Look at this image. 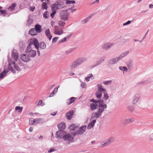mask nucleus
Returning <instances> with one entry per match:
<instances>
[{
    "label": "nucleus",
    "mask_w": 153,
    "mask_h": 153,
    "mask_svg": "<svg viewBox=\"0 0 153 153\" xmlns=\"http://www.w3.org/2000/svg\"><path fill=\"white\" fill-rule=\"evenodd\" d=\"M87 60V58L85 57L78 58L73 62L71 66V68L72 69H74L86 62Z\"/></svg>",
    "instance_id": "nucleus-1"
},
{
    "label": "nucleus",
    "mask_w": 153,
    "mask_h": 153,
    "mask_svg": "<svg viewBox=\"0 0 153 153\" xmlns=\"http://www.w3.org/2000/svg\"><path fill=\"white\" fill-rule=\"evenodd\" d=\"M71 8H70L65 10L61 11L59 13V16L60 19L63 21H67L68 19V16L69 13L68 12L69 10H71Z\"/></svg>",
    "instance_id": "nucleus-2"
},
{
    "label": "nucleus",
    "mask_w": 153,
    "mask_h": 153,
    "mask_svg": "<svg viewBox=\"0 0 153 153\" xmlns=\"http://www.w3.org/2000/svg\"><path fill=\"white\" fill-rule=\"evenodd\" d=\"M53 9L57 10L63 8L65 6L64 1L62 0L56 2L54 4L51 5Z\"/></svg>",
    "instance_id": "nucleus-3"
},
{
    "label": "nucleus",
    "mask_w": 153,
    "mask_h": 153,
    "mask_svg": "<svg viewBox=\"0 0 153 153\" xmlns=\"http://www.w3.org/2000/svg\"><path fill=\"white\" fill-rule=\"evenodd\" d=\"M25 53H28L30 57L32 58L35 57L36 54V52L35 50H33L32 48L31 47L28 46L27 47Z\"/></svg>",
    "instance_id": "nucleus-4"
},
{
    "label": "nucleus",
    "mask_w": 153,
    "mask_h": 153,
    "mask_svg": "<svg viewBox=\"0 0 153 153\" xmlns=\"http://www.w3.org/2000/svg\"><path fill=\"white\" fill-rule=\"evenodd\" d=\"M62 139L67 141L66 143L68 144L74 142V137L70 134H65L63 136Z\"/></svg>",
    "instance_id": "nucleus-5"
},
{
    "label": "nucleus",
    "mask_w": 153,
    "mask_h": 153,
    "mask_svg": "<svg viewBox=\"0 0 153 153\" xmlns=\"http://www.w3.org/2000/svg\"><path fill=\"white\" fill-rule=\"evenodd\" d=\"M34 45L37 49H39V44L37 39H31L27 46L31 47L32 45Z\"/></svg>",
    "instance_id": "nucleus-6"
},
{
    "label": "nucleus",
    "mask_w": 153,
    "mask_h": 153,
    "mask_svg": "<svg viewBox=\"0 0 153 153\" xmlns=\"http://www.w3.org/2000/svg\"><path fill=\"white\" fill-rule=\"evenodd\" d=\"M86 126H83L80 127L79 130L75 131L73 133L74 136L82 134L85 131Z\"/></svg>",
    "instance_id": "nucleus-7"
},
{
    "label": "nucleus",
    "mask_w": 153,
    "mask_h": 153,
    "mask_svg": "<svg viewBox=\"0 0 153 153\" xmlns=\"http://www.w3.org/2000/svg\"><path fill=\"white\" fill-rule=\"evenodd\" d=\"M98 90L96 91V97L98 99H100L102 94V92L105 91V89L102 88V86L100 84L98 85Z\"/></svg>",
    "instance_id": "nucleus-8"
},
{
    "label": "nucleus",
    "mask_w": 153,
    "mask_h": 153,
    "mask_svg": "<svg viewBox=\"0 0 153 153\" xmlns=\"http://www.w3.org/2000/svg\"><path fill=\"white\" fill-rule=\"evenodd\" d=\"M134 122V119L133 118H127L123 120L122 121V124L124 125H126V124H129L131 123H132Z\"/></svg>",
    "instance_id": "nucleus-9"
},
{
    "label": "nucleus",
    "mask_w": 153,
    "mask_h": 153,
    "mask_svg": "<svg viewBox=\"0 0 153 153\" xmlns=\"http://www.w3.org/2000/svg\"><path fill=\"white\" fill-rule=\"evenodd\" d=\"M20 58L23 61L25 62H27L30 61V56L28 54H22L21 55Z\"/></svg>",
    "instance_id": "nucleus-10"
},
{
    "label": "nucleus",
    "mask_w": 153,
    "mask_h": 153,
    "mask_svg": "<svg viewBox=\"0 0 153 153\" xmlns=\"http://www.w3.org/2000/svg\"><path fill=\"white\" fill-rule=\"evenodd\" d=\"M12 57L13 58L15 61H17L19 58L18 53L17 51L13 49L12 52Z\"/></svg>",
    "instance_id": "nucleus-11"
},
{
    "label": "nucleus",
    "mask_w": 153,
    "mask_h": 153,
    "mask_svg": "<svg viewBox=\"0 0 153 153\" xmlns=\"http://www.w3.org/2000/svg\"><path fill=\"white\" fill-rule=\"evenodd\" d=\"M65 134V131L63 130H59L56 132V138L61 139L62 138Z\"/></svg>",
    "instance_id": "nucleus-12"
},
{
    "label": "nucleus",
    "mask_w": 153,
    "mask_h": 153,
    "mask_svg": "<svg viewBox=\"0 0 153 153\" xmlns=\"http://www.w3.org/2000/svg\"><path fill=\"white\" fill-rule=\"evenodd\" d=\"M10 62L11 64L14 65V67L16 70L19 71H21L22 66L20 63H19L18 64H16L15 62L13 61L12 62Z\"/></svg>",
    "instance_id": "nucleus-13"
},
{
    "label": "nucleus",
    "mask_w": 153,
    "mask_h": 153,
    "mask_svg": "<svg viewBox=\"0 0 153 153\" xmlns=\"http://www.w3.org/2000/svg\"><path fill=\"white\" fill-rule=\"evenodd\" d=\"M115 140V137L111 136L106 141V146L114 142Z\"/></svg>",
    "instance_id": "nucleus-14"
},
{
    "label": "nucleus",
    "mask_w": 153,
    "mask_h": 153,
    "mask_svg": "<svg viewBox=\"0 0 153 153\" xmlns=\"http://www.w3.org/2000/svg\"><path fill=\"white\" fill-rule=\"evenodd\" d=\"M105 57L104 56L102 57H100L99 60L97 62L94 67L100 65L102 64L105 60Z\"/></svg>",
    "instance_id": "nucleus-15"
},
{
    "label": "nucleus",
    "mask_w": 153,
    "mask_h": 153,
    "mask_svg": "<svg viewBox=\"0 0 153 153\" xmlns=\"http://www.w3.org/2000/svg\"><path fill=\"white\" fill-rule=\"evenodd\" d=\"M119 60H117V57L110 59L108 62V64L109 65H113L116 64Z\"/></svg>",
    "instance_id": "nucleus-16"
},
{
    "label": "nucleus",
    "mask_w": 153,
    "mask_h": 153,
    "mask_svg": "<svg viewBox=\"0 0 153 153\" xmlns=\"http://www.w3.org/2000/svg\"><path fill=\"white\" fill-rule=\"evenodd\" d=\"M58 128L59 130H63L65 129L66 126L65 123L64 122H61L57 125Z\"/></svg>",
    "instance_id": "nucleus-17"
},
{
    "label": "nucleus",
    "mask_w": 153,
    "mask_h": 153,
    "mask_svg": "<svg viewBox=\"0 0 153 153\" xmlns=\"http://www.w3.org/2000/svg\"><path fill=\"white\" fill-rule=\"evenodd\" d=\"M74 112V111L71 110L66 113V117L68 120H70L71 119L73 115Z\"/></svg>",
    "instance_id": "nucleus-18"
},
{
    "label": "nucleus",
    "mask_w": 153,
    "mask_h": 153,
    "mask_svg": "<svg viewBox=\"0 0 153 153\" xmlns=\"http://www.w3.org/2000/svg\"><path fill=\"white\" fill-rule=\"evenodd\" d=\"M17 4L15 3H13L10 4V6L8 8V10L10 11H12L14 10Z\"/></svg>",
    "instance_id": "nucleus-19"
},
{
    "label": "nucleus",
    "mask_w": 153,
    "mask_h": 153,
    "mask_svg": "<svg viewBox=\"0 0 153 153\" xmlns=\"http://www.w3.org/2000/svg\"><path fill=\"white\" fill-rule=\"evenodd\" d=\"M140 96L139 94H136L134 98L133 103L134 104L136 103L139 100Z\"/></svg>",
    "instance_id": "nucleus-20"
},
{
    "label": "nucleus",
    "mask_w": 153,
    "mask_h": 153,
    "mask_svg": "<svg viewBox=\"0 0 153 153\" xmlns=\"http://www.w3.org/2000/svg\"><path fill=\"white\" fill-rule=\"evenodd\" d=\"M76 99V98L73 97H71L67 101V104L68 105L71 104Z\"/></svg>",
    "instance_id": "nucleus-21"
},
{
    "label": "nucleus",
    "mask_w": 153,
    "mask_h": 153,
    "mask_svg": "<svg viewBox=\"0 0 153 153\" xmlns=\"http://www.w3.org/2000/svg\"><path fill=\"white\" fill-rule=\"evenodd\" d=\"M35 30L38 33H40L42 31L41 26L39 25H36L35 26Z\"/></svg>",
    "instance_id": "nucleus-22"
},
{
    "label": "nucleus",
    "mask_w": 153,
    "mask_h": 153,
    "mask_svg": "<svg viewBox=\"0 0 153 153\" xmlns=\"http://www.w3.org/2000/svg\"><path fill=\"white\" fill-rule=\"evenodd\" d=\"M39 48L42 49H44L46 48V44L44 42H41L39 43Z\"/></svg>",
    "instance_id": "nucleus-23"
},
{
    "label": "nucleus",
    "mask_w": 153,
    "mask_h": 153,
    "mask_svg": "<svg viewBox=\"0 0 153 153\" xmlns=\"http://www.w3.org/2000/svg\"><path fill=\"white\" fill-rule=\"evenodd\" d=\"M92 16H90L87 17L86 19L81 21V22L82 24H85L91 18Z\"/></svg>",
    "instance_id": "nucleus-24"
},
{
    "label": "nucleus",
    "mask_w": 153,
    "mask_h": 153,
    "mask_svg": "<svg viewBox=\"0 0 153 153\" xmlns=\"http://www.w3.org/2000/svg\"><path fill=\"white\" fill-rule=\"evenodd\" d=\"M8 72V71L4 70L1 74H0V79H2L6 75V74Z\"/></svg>",
    "instance_id": "nucleus-25"
},
{
    "label": "nucleus",
    "mask_w": 153,
    "mask_h": 153,
    "mask_svg": "<svg viewBox=\"0 0 153 153\" xmlns=\"http://www.w3.org/2000/svg\"><path fill=\"white\" fill-rule=\"evenodd\" d=\"M59 87V86H58V88H55L52 92L50 94L49 97H53L55 93H56L58 91V88Z\"/></svg>",
    "instance_id": "nucleus-26"
},
{
    "label": "nucleus",
    "mask_w": 153,
    "mask_h": 153,
    "mask_svg": "<svg viewBox=\"0 0 153 153\" xmlns=\"http://www.w3.org/2000/svg\"><path fill=\"white\" fill-rule=\"evenodd\" d=\"M76 48H74L69 49L66 51V53L67 55L70 54V53L73 52L75 49Z\"/></svg>",
    "instance_id": "nucleus-27"
},
{
    "label": "nucleus",
    "mask_w": 153,
    "mask_h": 153,
    "mask_svg": "<svg viewBox=\"0 0 153 153\" xmlns=\"http://www.w3.org/2000/svg\"><path fill=\"white\" fill-rule=\"evenodd\" d=\"M35 30L33 28L31 29L29 31V34L32 36H35L37 34L35 33Z\"/></svg>",
    "instance_id": "nucleus-28"
},
{
    "label": "nucleus",
    "mask_w": 153,
    "mask_h": 153,
    "mask_svg": "<svg viewBox=\"0 0 153 153\" xmlns=\"http://www.w3.org/2000/svg\"><path fill=\"white\" fill-rule=\"evenodd\" d=\"M98 107V105L96 104L92 103L90 105V108L92 110H93L97 108Z\"/></svg>",
    "instance_id": "nucleus-29"
},
{
    "label": "nucleus",
    "mask_w": 153,
    "mask_h": 153,
    "mask_svg": "<svg viewBox=\"0 0 153 153\" xmlns=\"http://www.w3.org/2000/svg\"><path fill=\"white\" fill-rule=\"evenodd\" d=\"M51 8L52 10V13H51V16L52 18H53L56 13V11L57 10L56 9H53L52 6H51Z\"/></svg>",
    "instance_id": "nucleus-30"
},
{
    "label": "nucleus",
    "mask_w": 153,
    "mask_h": 153,
    "mask_svg": "<svg viewBox=\"0 0 153 153\" xmlns=\"http://www.w3.org/2000/svg\"><path fill=\"white\" fill-rule=\"evenodd\" d=\"M77 128V127L74 124H73L69 126V129L70 130L74 131Z\"/></svg>",
    "instance_id": "nucleus-31"
},
{
    "label": "nucleus",
    "mask_w": 153,
    "mask_h": 153,
    "mask_svg": "<svg viewBox=\"0 0 153 153\" xmlns=\"http://www.w3.org/2000/svg\"><path fill=\"white\" fill-rule=\"evenodd\" d=\"M99 109L98 112L100 114L104 110V107L103 105L101 104H99Z\"/></svg>",
    "instance_id": "nucleus-32"
},
{
    "label": "nucleus",
    "mask_w": 153,
    "mask_h": 153,
    "mask_svg": "<svg viewBox=\"0 0 153 153\" xmlns=\"http://www.w3.org/2000/svg\"><path fill=\"white\" fill-rule=\"evenodd\" d=\"M33 22L32 19L30 18V17L29 16L27 20V25L28 26H30L32 24Z\"/></svg>",
    "instance_id": "nucleus-33"
},
{
    "label": "nucleus",
    "mask_w": 153,
    "mask_h": 153,
    "mask_svg": "<svg viewBox=\"0 0 153 153\" xmlns=\"http://www.w3.org/2000/svg\"><path fill=\"white\" fill-rule=\"evenodd\" d=\"M127 67L130 68L131 67L132 65V61L131 60H129L126 62Z\"/></svg>",
    "instance_id": "nucleus-34"
},
{
    "label": "nucleus",
    "mask_w": 153,
    "mask_h": 153,
    "mask_svg": "<svg viewBox=\"0 0 153 153\" xmlns=\"http://www.w3.org/2000/svg\"><path fill=\"white\" fill-rule=\"evenodd\" d=\"M114 43H112L110 42H108L106 43V50L112 47Z\"/></svg>",
    "instance_id": "nucleus-35"
},
{
    "label": "nucleus",
    "mask_w": 153,
    "mask_h": 153,
    "mask_svg": "<svg viewBox=\"0 0 153 153\" xmlns=\"http://www.w3.org/2000/svg\"><path fill=\"white\" fill-rule=\"evenodd\" d=\"M43 119L42 118H39V119H35L34 120V123H42Z\"/></svg>",
    "instance_id": "nucleus-36"
},
{
    "label": "nucleus",
    "mask_w": 153,
    "mask_h": 153,
    "mask_svg": "<svg viewBox=\"0 0 153 153\" xmlns=\"http://www.w3.org/2000/svg\"><path fill=\"white\" fill-rule=\"evenodd\" d=\"M8 69L9 71H11L14 74L15 73L16 71L15 70L12 68L10 63H9V65L8 67Z\"/></svg>",
    "instance_id": "nucleus-37"
},
{
    "label": "nucleus",
    "mask_w": 153,
    "mask_h": 153,
    "mask_svg": "<svg viewBox=\"0 0 153 153\" xmlns=\"http://www.w3.org/2000/svg\"><path fill=\"white\" fill-rule=\"evenodd\" d=\"M105 44H103L101 46V47L100 49V52L102 53V52H103V53H105Z\"/></svg>",
    "instance_id": "nucleus-38"
},
{
    "label": "nucleus",
    "mask_w": 153,
    "mask_h": 153,
    "mask_svg": "<svg viewBox=\"0 0 153 153\" xmlns=\"http://www.w3.org/2000/svg\"><path fill=\"white\" fill-rule=\"evenodd\" d=\"M63 33V31L62 30L60 29L56 31H54V33L55 34L60 35Z\"/></svg>",
    "instance_id": "nucleus-39"
},
{
    "label": "nucleus",
    "mask_w": 153,
    "mask_h": 153,
    "mask_svg": "<svg viewBox=\"0 0 153 153\" xmlns=\"http://www.w3.org/2000/svg\"><path fill=\"white\" fill-rule=\"evenodd\" d=\"M23 109V108L22 107H19V106H17L15 108V110L16 111H18L19 113H21Z\"/></svg>",
    "instance_id": "nucleus-40"
},
{
    "label": "nucleus",
    "mask_w": 153,
    "mask_h": 153,
    "mask_svg": "<svg viewBox=\"0 0 153 153\" xmlns=\"http://www.w3.org/2000/svg\"><path fill=\"white\" fill-rule=\"evenodd\" d=\"M119 68L120 70L123 71H126V72H127L128 71L127 68L125 66H120L119 67Z\"/></svg>",
    "instance_id": "nucleus-41"
},
{
    "label": "nucleus",
    "mask_w": 153,
    "mask_h": 153,
    "mask_svg": "<svg viewBox=\"0 0 153 153\" xmlns=\"http://www.w3.org/2000/svg\"><path fill=\"white\" fill-rule=\"evenodd\" d=\"M128 109L130 112H132L134 109L133 106L130 105L128 107Z\"/></svg>",
    "instance_id": "nucleus-42"
},
{
    "label": "nucleus",
    "mask_w": 153,
    "mask_h": 153,
    "mask_svg": "<svg viewBox=\"0 0 153 153\" xmlns=\"http://www.w3.org/2000/svg\"><path fill=\"white\" fill-rule=\"evenodd\" d=\"M58 24L59 25L62 27H64L65 25V23L64 22L61 20L59 22Z\"/></svg>",
    "instance_id": "nucleus-43"
},
{
    "label": "nucleus",
    "mask_w": 153,
    "mask_h": 153,
    "mask_svg": "<svg viewBox=\"0 0 153 153\" xmlns=\"http://www.w3.org/2000/svg\"><path fill=\"white\" fill-rule=\"evenodd\" d=\"M66 4H74L75 3V1L74 0H66L65 1Z\"/></svg>",
    "instance_id": "nucleus-44"
},
{
    "label": "nucleus",
    "mask_w": 153,
    "mask_h": 153,
    "mask_svg": "<svg viewBox=\"0 0 153 153\" xmlns=\"http://www.w3.org/2000/svg\"><path fill=\"white\" fill-rule=\"evenodd\" d=\"M42 8L45 10L47 9V4L46 2H43L42 4Z\"/></svg>",
    "instance_id": "nucleus-45"
},
{
    "label": "nucleus",
    "mask_w": 153,
    "mask_h": 153,
    "mask_svg": "<svg viewBox=\"0 0 153 153\" xmlns=\"http://www.w3.org/2000/svg\"><path fill=\"white\" fill-rule=\"evenodd\" d=\"M48 15L49 14L48 13V12L47 11H45L43 14V17L46 19L48 18Z\"/></svg>",
    "instance_id": "nucleus-46"
},
{
    "label": "nucleus",
    "mask_w": 153,
    "mask_h": 153,
    "mask_svg": "<svg viewBox=\"0 0 153 153\" xmlns=\"http://www.w3.org/2000/svg\"><path fill=\"white\" fill-rule=\"evenodd\" d=\"M101 115V114L99 113L98 112L97 113H95L94 114V117H95L97 118L100 117Z\"/></svg>",
    "instance_id": "nucleus-47"
},
{
    "label": "nucleus",
    "mask_w": 153,
    "mask_h": 153,
    "mask_svg": "<svg viewBox=\"0 0 153 153\" xmlns=\"http://www.w3.org/2000/svg\"><path fill=\"white\" fill-rule=\"evenodd\" d=\"M94 126V124L91 122L88 124L87 128L88 129H90L91 128H93Z\"/></svg>",
    "instance_id": "nucleus-48"
},
{
    "label": "nucleus",
    "mask_w": 153,
    "mask_h": 153,
    "mask_svg": "<svg viewBox=\"0 0 153 153\" xmlns=\"http://www.w3.org/2000/svg\"><path fill=\"white\" fill-rule=\"evenodd\" d=\"M19 46L21 48L23 49L24 47H25V45H24L23 42H20L19 43Z\"/></svg>",
    "instance_id": "nucleus-49"
},
{
    "label": "nucleus",
    "mask_w": 153,
    "mask_h": 153,
    "mask_svg": "<svg viewBox=\"0 0 153 153\" xmlns=\"http://www.w3.org/2000/svg\"><path fill=\"white\" fill-rule=\"evenodd\" d=\"M148 80H145L144 81H141L138 83L139 85H140L143 84H145L148 82Z\"/></svg>",
    "instance_id": "nucleus-50"
},
{
    "label": "nucleus",
    "mask_w": 153,
    "mask_h": 153,
    "mask_svg": "<svg viewBox=\"0 0 153 153\" xmlns=\"http://www.w3.org/2000/svg\"><path fill=\"white\" fill-rule=\"evenodd\" d=\"M69 37H65L63 39H62L59 41V43H62L66 41L67 39H68Z\"/></svg>",
    "instance_id": "nucleus-51"
},
{
    "label": "nucleus",
    "mask_w": 153,
    "mask_h": 153,
    "mask_svg": "<svg viewBox=\"0 0 153 153\" xmlns=\"http://www.w3.org/2000/svg\"><path fill=\"white\" fill-rule=\"evenodd\" d=\"M124 57L123 55V54L121 53L119 57H117V58L118 60L120 61Z\"/></svg>",
    "instance_id": "nucleus-52"
},
{
    "label": "nucleus",
    "mask_w": 153,
    "mask_h": 153,
    "mask_svg": "<svg viewBox=\"0 0 153 153\" xmlns=\"http://www.w3.org/2000/svg\"><path fill=\"white\" fill-rule=\"evenodd\" d=\"M45 33L46 36H47L48 35H49V34L51 33L50 32V30L49 29L46 30L45 32Z\"/></svg>",
    "instance_id": "nucleus-53"
},
{
    "label": "nucleus",
    "mask_w": 153,
    "mask_h": 153,
    "mask_svg": "<svg viewBox=\"0 0 153 153\" xmlns=\"http://www.w3.org/2000/svg\"><path fill=\"white\" fill-rule=\"evenodd\" d=\"M112 81H113L111 80L106 81V85H110Z\"/></svg>",
    "instance_id": "nucleus-54"
},
{
    "label": "nucleus",
    "mask_w": 153,
    "mask_h": 153,
    "mask_svg": "<svg viewBox=\"0 0 153 153\" xmlns=\"http://www.w3.org/2000/svg\"><path fill=\"white\" fill-rule=\"evenodd\" d=\"M58 38L59 37H55L53 38L52 39V43H54L56 42V41H57Z\"/></svg>",
    "instance_id": "nucleus-55"
},
{
    "label": "nucleus",
    "mask_w": 153,
    "mask_h": 153,
    "mask_svg": "<svg viewBox=\"0 0 153 153\" xmlns=\"http://www.w3.org/2000/svg\"><path fill=\"white\" fill-rule=\"evenodd\" d=\"M149 138L150 140H153V133L149 135Z\"/></svg>",
    "instance_id": "nucleus-56"
},
{
    "label": "nucleus",
    "mask_w": 153,
    "mask_h": 153,
    "mask_svg": "<svg viewBox=\"0 0 153 153\" xmlns=\"http://www.w3.org/2000/svg\"><path fill=\"white\" fill-rule=\"evenodd\" d=\"M6 13V10H0V15Z\"/></svg>",
    "instance_id": "nucleus-57"
},
{
    "label": "nucleus",
    "mask_w": 153,
    "mask_h": 153,
    "mask_svg": "<svg viewBox=\"0 0 153 153\" xmlns=\"http://www.w3.org/2000/svg\"><path fill=\"white\" fill-rule=\"evenodd\" d=\"M81 86L82 88H85L86 87V84L85 83L82 82Z\"/></svg>",
    "instance_id": "nucleus-58"
},
{
    "label": "nucleus",
    "mask_w": 153,
    "mask_h": 153,
    "mask_svg": "<svg viewBox=\"0 0 153 153\" xmlns=\"http://www.w3.org/2000/svg\"><path fill=\"white\" fill-rule=\"evenodd\" d=\"M131 22V21L128 20L126 22V23H125L123 24V26H125L127 25H128L129 24H130Z\"/></svg>",
    "instance_id": "nucleus-59"
},
{
    "label": "nucleus",
    "mask_w": 153,
    "mask_h": 153,
    "mask_svg": "<svg viewBox=\"0 0 153 153\" xmlns=\"http://www.w3.org/2000/svg\"><path fill=\"white\" fill-rule=\"evenodd\" d=\"M129 53V51H128L125 52H124V53H122L124 56V57L126 56Z\"/></svg>",
    "instance_id": "nucleus-60"
},
{
    "label": "nucleus",
    "mask_w": 153,
    "mask_h": 153,
    "mask_svg": "<svg viewBox=\"0 0 153 153\" xmlns=\"http://www.w3.org/2000/svg\"><path fill=\"white\" fill-rule=\"evenodd\" d=\"M88 76L89 78H91L92 79H94V77H93V75L92 74H88Z\"/></svg>",
    "instance_id": "nucleus-61"
},
{
    "label": "nucleus",
    "mask_w": 153,
    "mask_h": 153,
    "mask_svg": "<svg viewBox=\"0 0 153 153\" xmlns=\"http://www.w3.org/2000/svg\"><path fill=\"white\" fill-rule=\"evenodd\" d=\"M29 124L30 125H35L36 124L35 123L34 120H29Z\"/></svg>",
    "instance_id": "nucleus-62"
},
{
    "label": "nucleus",
    "mask_w": 153,
    "mask_h": 153,
    "mask_svg": "<svg viewBox=\"0 0 153 153\" xmlns=\"http://www.w3.org/2000/svg\"><path fill=\"white\" fill-rule=\"evenodd\" d=\"M48 38V39L49 40H50L52 37V36L51 33L50 34H49V35H48L47 36H46Z\"/></svg>",
    "instance_id": "nucleus-63"
},
{
    "label": "nucleus",
    "mask_w": 153,
    "mask_h": 153,
    "mask_svg": "<svg viewBox=\"0 0 153 153\" xmlns=\"http://www.w3.org/2000/svg\"><path fill=\"white\" fill-rule=\"evenodd\" d=\"M54 27V31H56L58 30H60V29L58 27V26H55Z\"/></svg>",
    "instance_id": "nucleus-64"
}]
</instances>
